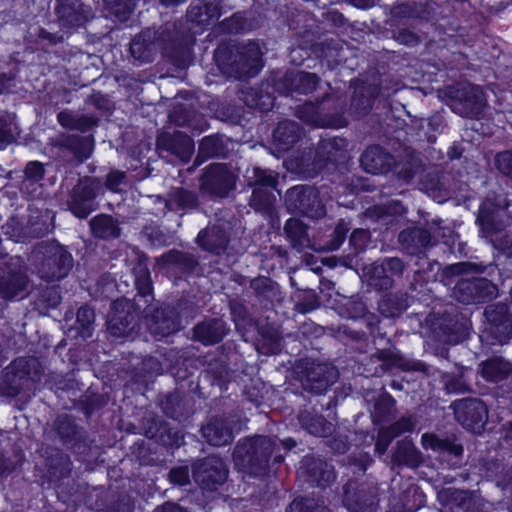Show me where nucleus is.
I'll use <instances>...</instances> for the list:
<instances>
[{"label": "nucleus", "instance_id": "42", "mask_svg": "<svg viewBox=\"0 0 512 512\" xmlns=\"http://www.w3.org/2000/svg\"><path fill=\"white\" fill-rule=\"evenodd\" d=\"M303 133V128L297 122L281 121L273 131V144L279 152L286 153L301 140Z\"/></svg>", "mask_w": 512, "mask_h": 512}, {"label": "nucleus", "instance_id": "16", "mask_svg": "<svg viewBox=\"0 0 512 512\" xmlns=\"http://www.w3.org/2000/svg\"><path fill=\"white\" fill-rule=\"evenodd\" d=\"M497 293V285L485 277H461L452 289V296L465 305L489 302Z\"/></svg>", "mask_w": 512, "mask_h": 512}, {"label": "nucleus", "instance_id": "37", "mask_svg": "<svg viewBox=\"0 0 512 512\" xmlns=\"http://www.w3.org/2000/svg\"><path fill=\"white\" fill-rule=\"evenodd\" d=\"M258 350L265 355H277L282 350V335L274 322L260 318L254 336Z\"/></svg>", "mask_w": 512, "mask_h": 512}, {"label": "nucleus", "instance_id": "35", "mask_svg": "<svg viewBox=\"0 0 512 512\" xmlns=\"http://www.w3.org/2000/svg\"><path fill=\"white\" fill-rule=\"evenodd\" d=\"M371 239L369 229H354L349 237L347 252L340 257L341 265L349 269H357L361 265L362 256L366 253Z\"/></svg>", "mask_w": 512, "mask_h": 512}, {"label": "nucleus", "instance_id": "4", "mask_svg": "<svg viewBox=\"0 0 512 512\" xmlns=\"http://www.w3.org/2000/svg\"><path fill=\"white\" fill-rule=\"evenodd\" d=\"M343 314L350 322L339 325L338 335L350 341H367L375 337L379 330L380 319L378 315L368 310L366 302L359 295L346 299L342 306Z\"/></svg>", "mask_w": 512, "mask_h": 512}, {"label": "nucleus", "instance_id": "64", "mask_svg": "<svg viewBox=\"0 0 512 512\" xmlns=\"http://www.w3.org/2000/svg\"><path fill=\"white\" fill-rule=\"evenodd\" d=\"M451 512H484L480 504L472 497L468 491H460L454 497Z\"/></svg>", "mask_w": 512, "mask_h": 512}, {"label": "nucleus", "instance_id": "25", "mask_svg": "<svg viewBox=\"0 0 512 512\" xmlns=\"http://www.w3.org/2000/svg\"><path fill=\"white\" fill-rule=\"evenodd\" d=\"M28 284V275L19 267L9 263L0 265V299L5 302L22 299Z\"/></svg>", "mask_w": 512, "mask_h": 512}, {"label": "nucleus", "instance_id": "43", "mask_svg": "<svg viewBox=\"0 0 512 512\" xmlns=\"http://www.w3.org/2000/svg\"><path fill=\"white\" fill-rule=\"evenodd\" d=\"M391 463L397 467L418 468L422 462V454L415 446L414 442L405 437L396 442L395 448L391 454Z\"/></svg>", "mask_w": 512, "mask_h": 512}, {"label": "nucleus", "instance_id": "62", "mask_svg": "<svg viewBox=\"0 0 512 512\" xmlns=\"http://www.w3.org/2000/svg\"><path fill=\"white\" fill-rule=\"evenodd\" d=\"M286 512H331V510L323 500L298 496L292 500Z\"/></svg>", "mask_w": 512, "mask_h": 512}, {"label": "nucleus", "instance_id": "12", "mask_svg": "<svg viewBox=\"0 0 512 512\" xmlns=\"http://www.w3.org/2000/svg\"><path fill=\"white\" fill-rule=\"evenodd\" d=\"M446 96L452 110L468 119H478L487 103L481 88L473 84L448 86Z\"/></svg>", "mask_w": 512, "mask_h": 512}, {"label": "nucleus", "instance_id": "26", "mask_svg": "<svg viewBox=\"0 0 512 512\" xmlns=\"http://www.w3.org/2000/svg\"><path fill=\"white\" fill-rule=\"evenodd\" d=\"M180 329L181 315L175 306L156 308L148 322V330L156 341L166 340Z\"/></svg>", "mask_w": 512, "mask_h": 512}, {"label": "nucleus", "instance_id": "29", "mask_svg": "<svg viewBox=\"0 0 512 512\" xmlns=\"http://www.w3.org/2000/svg\"><path fill=\"white\" fill-rule=\"evenodd\" d=\"M421 445L425 450H431L452 465L460 464L464 454V446L455 436L440 437L435 433H424Z\"/></svg>", "mask_w": 512, "mask_h": 512}, {"label": "nucleus", "instance_id": "57", "mask_svg": "<svg viewBox=\"0 0 512 512\" xmlns=\"http://www.w3.org/2000/svg\"><path fill=\"white\" fill-rule=\"evenodd\" d=\"M95 311L88 305H81L76 312L74 328L77 336L84 340L90 338L94 332Z\"/></svg>", "mask_w": 512, "mask_h": 512}, {"label": "nucleus", "instance_id": "5", "mask_svg": "<svg viewBox=\"0 0 512 512\" xmlns=\"http://www.w3.org/2000/svg\"><path fill=\"white\" fill-rule=\"evenodd\" d=\"M156 41L162 55L175 67L189 66L192 58L193 36L176 24L166 23L157 33Z\"/></svg>", "mask_w": 512, "mask_h": 512}, {"label": "nucleus", "instance_id": "19", "mask_svg": "<svg viewBox=\"0 0 512 512\" xmlns=\"http://www.w3.org/2000/svg\"><path fill=\"white\" fill-rule=\"evenodd\" d=\"M51 146L59 158L66 162L84 163L92 154L94 147L93 136L60 133L51 139Z\"/></svg>", "mask_w": 512, "mask_h": 512}, {"label": "nucleus", "instance_id": "63", "mask_svg": "<svg viewBox=\"0 0 512 512\" xmlns=\"http://www.w3.org/2000/svg\"><path fill=\"white\" fill-rule=\"evenodd\" d=\"M105 8L119 22H126L135 9V0H104Z\"/></svg>", "mask_w": 512, "mask_h": 512}, {"label": "nucleus", "instance_id": "53", "mask_svg": "<svg viewBox=\"0 0 512 512\" xmlns=\"http://www.w3.org/2000/svg\"><path fill=\"white\" fill-rule=\"evenodd\" d=\"M131 56L141 63H152L155 58V43L149 33H139L130 42Z\"/></svg>", "mask_w": 512, "mask_h": 512}, {"label": "nucleus", "instance_id": "48", "mask_svg": "<svg viewBox=\"0 0 512 512\" xmlns=\"http://www.w3.org/2000/svg\"><path fill=\"white\" fill-rule=\"evenodd\" d=\"M109 401L110 396L108 393H100L94 390L93 386H90L75 402V406L85 417L90 418L95 413L103 410Z\"/></svg>", "mask_w": 512, "mask_h": 512}, {"label": "nucleus", "instance_id": "18", "mask_svg": "<svg viewBox=\"0 0 512 512\" xmlns=\"http://www.w3.org/2000/svg\"><path fill=\"white\" fill-rule=\"evenodd\" d=\"M301 384L305 391L321 395L337 381L339 373L331 363L307 360L301 370Z\"/></svg>", "mask_w": 512, "mask_h": 512}, {"label": "nucleus", "instance_id": "45", "mask_svg": "<svg viewBox=\"0 0 512 512\" xmlns=\"http://www.w3.org/2000/svg\"><path fill=\"white\" fill-rule=\"evenodd\" d=\"M490 240L497 251L494 260L495 267L502 277H510L512 274V232H505Z\"/></svg>", "mask_w": 512, "mask_h": 512}, {"label": "nucleus", "instance_id": "17", "mask_svg": "<svg viewBox=\"0 0 512 512\" xmlns=\"http://www.w3.org/2000/svg\"><path fill=\"white\" fill-rule=\"evenodd\" d=\"M229 0H193L187 8L186 20L196 33L208 30L233 7Z\"/></svg>", "mask_w": 512, "mask_h": 512}, {"label": "nucleus", "instance_id": "24", "mask_svg": "<svg viewBox=\"0 0 512 512\" xmlns=\"http://www.w3.org/2000/svg\"><path fill=\"white\" fill-rule=\"evenodd\" d=\"M405 265L399 257H385L375 262L367 271V283L375 291H388L394 284V277H401Z\"/></svg>", "mask_w": 512, "mask_h": 512}, {"label": "nucleus", "instance_id": "8", "mask_svg": "<svg viewBox=\"0 0 512 512\" xmlns=\"http://www.w3.org/2000/svg\"><path fill=\"white\" fill-rule=\"evenodd\" d=\"M53 429L60 442L78 455L80 460L87 461L93 456L92 450L97 447L95 441L90 439L74 416L66 413L59 414L54 420Z\"/></svg>", "mask_w": 512, "mask_h": 512}, {"label": "nucleus", "instance_id": "39", "mask_svg": "<svg viewBox=\"0 0 512 512\" xmlns=\"http://www.w3.org/2000/svg\"><path fill=\"white\" fill-rule=\"evenodd\" d=\"M242 100L248 108L266 114L274 108L276 96L269 89L268 83L262 80L242 91Z\"/></svg>", "mask_w": 512, "mask_h": 512}, {"label": "nucleus", "instance_id": "31", "mask_svg": "<svg viewBox=\"0 0 512 512\" xmlns=\"http://www.w3.org/2000/svg\"><path fill=\"white\" fill-rule=\"evenodd\" d=\"M304 481L311 487L326 488L336 479L334 467L326 460L306 455L301 461Z\"/></svg>", "mask_w": 512, "mask_h": 512}, {"label": "nucleus", "instance_id": "27", "mask_svg": "<svg viewBox=\"0 0 512 512\" xmlns=\"http://www.w3.org/2000/svg\"><path fill=\"white\" fill-rule=\"evenodd\" d=\"M398 241L406 253L417 258L416 264L427 261V248L437 243L430 230L424 227L403 229L398 235Z\"/></svg>", "mask_w": 512, "mask_h": 512}, {"label": "nucleus", "instance_id": "13", "mask_svg": "<svg viewBox=\"0 0 512 512\" xmlns=\"http://www.w3.org/2000/svg\"><path fill=\"white\" fill-rule=\"evenodd\" d=\"M235 188L236 177L225 163H211L199 176V190L210 199L227 198Z\"/></svg>", "mask_w": 512, "mask_h": 512}, {"label": "nucleus", "instance_id": "15", "mask_svg": "<svg viewBox=\"0 0 512 512\" xmlns=\"http://www.w3.org/2000/svg\"><path fill=\"white\" fill-rule=\"evenodd\" d=\"M484 316L488 323L487 338L491 345L506 344L512 339V312L508 303L497 302L487 305Z\"/></svg>", "mask_w": 512, "mask_h": 512}, {"label": "nucleus", "instance_id": "49", "mask_svg": "<svg viewBox=\"0 0 512 512\" xmlns=\"http://www.w3.org/2000/svg\"><path fill=\"white\" fill-rule=\"evenodd\" d=\"M196 243L202 250L219 255L226 249L228 239L220 228H203L197 234Z\"/></svg>", "mask_w": 512, "mask_h": 512}, {"label": "nucleus", "instance_id": "21", "mask_svg": "<svg viewBox=\"0 0 512 512\" xmlns=\"http://www.w3.org/2000/svg\"><path fill=\"white\" fill-rule=\"evenodd\" d=\"M54 11L61 31L67 34L85 26L92 18L91 8L82 0H56Z\"/></svg>", "mask_w": 512, "mask_h": 512}, {"label": "nucleus", "instance_id": "40", "mask_svg": "<svg viewBox=\"0 0 512 512\" xmlns=\"http://www.w3.org/2000/svg\"><path fill=\"white\" fill-rule=\"evenodd\" d=\"M146 435L159 445L171 450L178 449L184 440L180 430L171 427L168 422L161 419H153L150 422Z\"/></svg>", "mask_w": 512, "mask_h": 512}, {"label": "nucleus", "instance_id": "30", "mask_svg": "<svg viewBox=\"0 0 512 512\" xmlns=\"http://www.w3.org/2000/svg\"><path fill=\"white\" fill-rule=\"evenodd\" d=\"M347 43L339 37H325L314 46V56L319 60L322 67L332 71L344 65L348 59Z\"/></svg>", "mask_w": 512, "mask_h": 512}, {"label": "nucleus", "instance_id": "61", "mask_svg": "<svg viewBox=\"0 0 512 512\" xmlns=\"http://www.w3.org/2000/svg\"><path fill=\"white\" fill-rule=\"evenodd\" d=\"M133 274L137 296L141 298L153 297L154 288L149 268L146 265L139 264L133 268Z\"/></svg>", "mask_w": 512, "mask_h": 512}, {"label": "nucleus", "instance_id": "36", "mask_svg": "<svg viewBox=\"0 0 512 512\" xmlns=\"http://www.w3.org/2000/svg\"><path fill=\"white\" fill-rule=\"evenodd\" d=\"M31 374L29 360L24 357L15 358L4 370L3 385L6 392L12 397L18 396Z\"/></svg>", "mask_w": 512, "mask_h": 512}, {"label": "nucleus", "instance_id": "56", "mask_svg": "<svg viewBox=\"0 0 512 512\" xmlns=\"http://www.w3.org/2000/svg\"><path fill=\"white\" fill-rule=\"evenodd\" d=\"M395 407V398L388 392L381 393L373 404V411L371 414L373 424L380 425L388 422Z\"/></svg>", "mask_w": 512, "mask_h": 512}, {"label": "nucleus", "instance_id": "33", "mask_svg": "<svg viewBox=\"0 0 512 512\" xmlns=\"http://www.w3.org/2000/svg\"><path fill=\"white\" fill-rule=\"evenodd\" d=\"M360 164L369 174L385 175L393 170L395 157L380 145H370L361 154Z\"/></svg>", "mask_w": 512, "mask_h": 512}, {"label": "nucleus", "instance_id": "3", "mask_svg": "<svg viewBox=\"0 0 512 512\" xmlns=\"http://www.w3.org/2000/svg\"><path fill=\"white\" fill-rule=\"evenodd\" d=\"M32 254L36 274L46 282L63 280L74 265L72 254L56 240L37 243Z\"/></svg>", "mask_w": 512, "mask_h": 512}, {"label": "nucleus", "instance_id": "32", "mask_svg": "<svg viewBox=\"0 0 512 512\" xmlns=\"http://www.w3.org/2000/svg\"><path fill=\"white\" fill-rule=\"evenodd\" d=\"M476 224L485 238L492 239L500 234L505 228L500 205L490 198L482 201L478 209Z\"/></svg>", "mask_w": 512, "mask_h": 512}, {"label": "nucleus", "instance_id": "1", "mask_svg": "<svg viewBox=\"0 0 512 512\" xmlns=\"http://www.w3.org/2000/svg\"><path fill=\"white\" fill-rule=\"evenodd\" d=\"M263 54L255 41L240 43L236 40H223L218 43L213 59L219 71L236 80L256 77L262 70Z\"/></svg>", "mask_w": 512, "mask_h": 512}, {"label": "nucleus", "instance_id": "44", "mask_svg": "<svg viewBox=\"0 0 512 512\" xmlns=\"http://www.w3.org/2000/svg\"><path fill=\"white\" fill-rule=\"evenodd\" d=\"M70 457L62 451L52 450L45 458L46 477L50 484L57 485L58 482L70 476Z\"/></svg>", "mask_w": 512, "mask_h": 512}, {"label": "nucleus", "instance_id": "2", "mask_svg": "<svg viewBox=\"0 0 512 512\" xmlns=\"http://www.w3.org/2000/svg\"><path fill=\"white\" fill-rule=\"evenodd\" d=\"M279 451L278 439L255 435L240 440L235 446L233 458L235 464L240 466L242 471L250 476L264 478L270 473V459L273 457V464L280 465L285 457L276 453Z\"/></svg>", "mask_w": 512, "mask_h": 512}, {"label": "nucleus", "instance_id": "55", "mask_svg": "<svg viewBox=\"0 0 512 512\" xmlns=\"http://www.w3.org/2000/svg\"><path fill=\"white\" fill-rule=\"evenodd\" d=\"M263 81L268 83L269 89L276 97L290 96L294 93L293 70L272 71Z\"/></svg>", "mask_w": 512, "mask_h": 512}, {"label": "nucleus", "instance_id": "50", "mask_svg": "<svg viewBox=\"0 0 512 512\" xmlns=\"http://www.w3.org/2000/svg\"><path fill=\"white\" fill-rule=\"evenodd\" d=\"M492 264L489 265L491 267ZM488 266L483 264H477L472 262H458L450 264L442 268L438 272L440 282L445 286H451L453 282L456 283L457 279L463 277V275L475 272L482 274L487 270Z\"/></svg>", "mask_w": 512, "mask_h": 512}, {"label": "nucleus", "instance_id": "34", "mask_svg": "<svg viewBox=\"0 0 512 512\" xmlns=\"http://www.w3.org/2000/svg\"><path fill=\"white\" fill-rule=\"evenodd\" d=\"M159 263L163 268L173 270L184 277L193 276L200 266L199 258L195 254L176 248L164 252L159 258Z\"/></svg>", "mask_w": 512, "mask_h": 512}, {"label": "nucleus", "instance_id": "41", "mask_svg": "<svg viewBox=\"0 0 512 512\" xmlns=\"http://www.w3.org/2000/svg\"><path fill=\"white\" fill-rule=\"evenodd\" d=\"M166 207L182 215L198 213L202 210L198 193L184 187H177L169 193Z\"/></svg>", "mask_w": 512, "mask_h": 512}, {"label": "nucleus", "instance_id": "22", "mask_svg": "<svg viewBox=\"0 0 512 512\" xmlns=\"http://www.w3.org/2000/svg\"><path fill=\"white\" fill-rule=\"evenodd\" d=\"M342 490V503L349 512H376L378 498L373 487L349 480L343 485Z\"/></svg>", "mask_w": 512, "mask_h": 512}, {"label": "nucleus", "instance_id": "7", "mask_svg": "<svg viewBox=\"0 0 512 512\" xmlns=\"http://www.w3.org/2000/svg\"><path fill=\"white\" fill-rule=\"evenodd\" d=\"M431 336L438 342L457 345L468 336V327L462 313L456 307L442 313H430L426 318Z\"/></svg>", "mask_w": 512, "mask_h": 512}, {"label": "nucleus", "instance_id": "14", "mask_svg": "<svg viewBox=\"0 0 512 512\" xmlns=\"http://www.w3.org/2000/svg\"><path fill=\"white\" fill-rule=\"evenodd\" d=\"M240 422L238 412L233 409H225L221 413L212 415L206 424L201 427L202 436L211 446L221 447L232 443L234 432L239 429Z\"/></svg>", "mask_w": 512, "mask_h": 512}, {"label": "nucleus", "instance_id": "59", "mask_svg": "<svg viewBox=\"0 0 512 512\" xmlns=\"http://www.w3.org/2000/svg\"><path fill=\"white\" fill-rule=\"evenodd\" d=\"M159 407L167 417L179 419L184 411L182 393L178 390H174L161 396L159 398Z\"/></svg>", "mask_w": 512, "mask_h": 512}, {"label": "nucleus", "instance_id": "9", "mask_svg": "<svg viewBox=\"0 0 512 512\" xmlns=\"http://www.w3.org/2000/svg\"><path fill=\"white\" fill-rule=\"evenodd\" d=\"M284 204L289 213L310 219H322L327 213L319 190L307 184H298L287 189Z\"/></svg>", "mask_w": 512, "mask_h": 512}, {"label": "nucleus", "instance_id": "11", "mask_svg": "<svg viewBox=\"0 0 512 512\" xmlns=\"http://www.w3.org/2000/svg\"><path fill=\"white\" fill-rule=\"evenodd\" d=\"M346 141L344 138L334 137L321 139L313 153L310 163H307V173L315 177L322 173H330L338 169L346 160Z\"/></svg>", "mask_w": 512, "mask_h": 512}, {"label": "nucleus", "instance_id": "54", "mask_svg": "<svg viewBox=\"0 0 512 512\" xmlns=\"http://www.w3.org/2000/svg\"><path fill=\"white\" fill-rule=\"evenodd\" d=\"M408 306L405 294L388 293L378 302V311L385 318H398Z\"/></svg>", "mask_w": 512, "mask_h": 512}, {"label": "nucleus", "instance_id": "38", "mask_svg": "<svg viewBox=\"0 0 512 512\" xmlns=\"http://www.w3.org/2000/svg\"><path fill=\"white\" fill-rule=\"evenodd\" d=\"M229 328L220 318H208L197 323L192 329V337L204 346L220 343L228 334Z\"/></svg>", "mask_w": 512, "mask_h": 512}, {"label": "nucleus", "instance_id": "20", "mask_svg": "<svg viewBox=\"0 0 512 512\" xmlns=\"http://www.w3.org/2000/svg\"><path fill=\"white\" fill-rule=\"evenodd\" d=\"M192 475L201 489L214 492L227 481L229 470L220 457L208 456L193 466Z\"/></svg>", "mask_w": 512, "mask_h": 512}, {"label": "nucleus", "instance_id": "47", "mask_svg": "<svg viewBox=\"0 0 512 512\" xmlns=\"http://www.w3.org/2000/svg\"><path fill=\"white\" fill-rule=\"evenodd\" d=\"M92 235L96 239L113 240L121 235V228L117 219L112 215L100 213L91 218L89 222Z\"/></svg>", "mask_w": 512, "mask_h": 512}, {"label": "nucleus", "instance_id": "46", "mask_svg": "<svg viewBox=\"0 0 512 512\" xmlns=\"http://www.w3.org/2000/svg\"><path fill=\"white\" fill-rule=\"evenodd\" d=\"M511 373V363L499 356L487 358L479 364V374L486 382L500 383Z\"/></svg>", "mask_w": 512, "mask_h": 512}, {"label": "nucleus", "instance_id": "52", "mask_svg": "<svg viewBox=\"0 0 512 512\" xmlns=\"http://www.w3.org/2000/svg\"><path fill=\"white\" fill-rule=\"evenodd\" d=\"M301 426L311 435L327 437L333 431V425L321 414L302 411L298 416Z\"/></svg>", "mask_w": 512, "mask_h": 512}, {"label": "nucleus", "instance_id": "10", "mask_svg": "<svg viewBox=\"0 0 512 512\" xmlns=\"http://www.w3.org/2000/svg\"><path fill=\"white\" fill-rule=\"evenodd\" d=\"M101 189L102 183L99 178L93 176L79 178L68 194L66 201L68 210L78 219H87L99 207L97 198Z\"/></svg>", "mask_w": 512, "mask_h": 512}, {"label": "nucleus", "instance_id": "58", "mask_svg": "<svg viewBox=\"0 0 512 512\" xmlns=\"http://www.w3.org/2000/svg\"><path fill=\"white\" fill-rule=\"evenodd\" d=\"M276 189L253 188L249 205L256 212L271 214L275 209Z\"/></svg>", "mask_w": 512, "mask_h": 512}, {"label": "nucleus", "instance_id": "51", "mask_svg": "<svg viewBox=\"0 0 512 512\" xmlns=\"http://www.w3.org/2000/svg\"><path fill=\"white\" fill-rule=\"evenodd\" d=\"M226 146L222 136L219 134H211L203 137L198 145V152L194 160V165L199 166L203 162L224 156Z\"/></svg>", "mask_w": 512, "mask_h": 512}, {"label": "nucleus", "instance_id": "60", "mask_svg": "<svg viewBox=\"0 0 512 512\" xmlns=\"http://www.w3.org/2000/svg\"><path fill=\"white\" fill-rule=\"evenodd\" d=\"M293 83L294 93L309 95L317 89L320 78L312 72L293 70Z\"/></svg>", "mask_w": 512, "mask_h": 512}, {"label": "nucleus", "instance_id": "6", "mask_svg": "<svg viewBox=\"0 0 512 512\" xmlns=\"http://www.w3.org/2000/svg\"><path fill=\"white\" fill-rule=\"evenodd\" d=\"M142 324V310L135 301L120 297L112 301L107 320V331L116 339L138 334Z\"/></svg>", "mask_w": 512, "mask_h": 512}, {"label": "nucleus", "instance_id": "23", "mask_svg": "<svg viewBox=\"0 0 512 512\" xmlns=\"http://www.w3.org/2000/svg\"><path fill=\"white\" fill-rule=\"evenodd\" d=\"M455 418L467 431L481 434L488 419L486 404L477 398L462 399L455 403Z\"/></svg>", "mask_w": 512, "mask_h": 512}, {"label": "nucleus", "instance_id": "28", "mask_svg": "<svg viewBox=\"0 0 512 512\" xmlns=\"http://www.w3.org/2000/svg\"><path fill=\"white\" fill-rule=\"evenodd\" d=\"M156 147L175 156L183 163H188L194 153V140L185 132L174 130L162 132L156 137Z\"/></svg>", "mask_w": 512, "mask_h": 512}]
</instances>
